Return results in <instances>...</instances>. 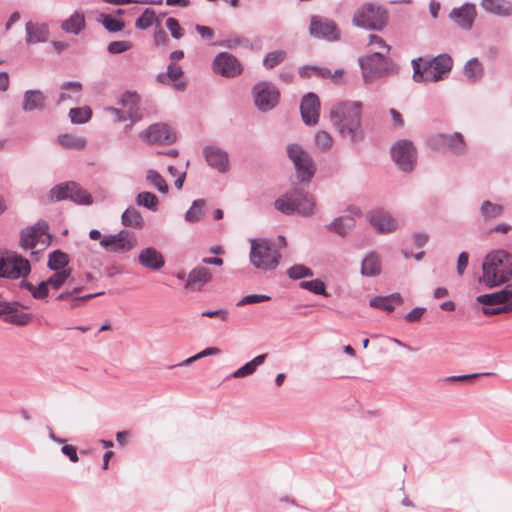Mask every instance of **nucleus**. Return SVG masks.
Masks as SVG:
<instances>
[{
    "instance_id": "obj_1",
    "label": "nucleus",
    "mask_w": 512,
    "mask_h": 512,
    "mask_svg": "<svg viewBox=\"0 0 512 512\" xmlns=\"http://www.w3.org/2000/svg\"><path fill=\"white\" fill-rule=\"evenodd\" d=\"M361 115L362 103L357 101L340 102L330 112L331 121L340 136L352 143H357L364 138Z\"/></svg>"
},
{
    "instance_id": "obj_2",
    "label": "nucleus",
    "mask_w": 512,
    "mask_h": 512,
    "mask_svg": "<svg viewBox=\"0 0 512 512\" xmlns=\"http://www.w3.org/2000/svg\"><path fill=\"white\" fill-rule=\"evenodd\" d=\"M512 278V254L505 250H495L486 255L482 264L479 282L494 288Z\"/></svg>"
},
{
    "instance_id": "obj_3",
    "label": "nucleus",
    "mask_w": 512,
    "mask_h": 512,
    "mask_svg": "<svg viewBox=\"0 0 512 512\" xmlns=\"http://www.w3.org/2000/svg\"><path fill=\"white\" fill-rule=\"evenodd\" d=\"M453 65L452 58L447 54H441L430 61L418 59L413 61L415 81L437 82L444 79Z\"/></svg>"
},
{
    "instance_id": "obj_4",
    "label": "nucleus",
    "mask_w": 512,
    "mask_h": 512,
    "mask_svg": "<svg viewBox=\"0 0 512 512\" xmlns=\"http://www.w3.org/2000/svg\"><path fill=\"white\" fill-rule=\"evenodd\" d=\"M389 21V14L385 7L375 3H365L358 7L353 15L352 23L367 30L381 31Z\"/></svg>"
},
{
    "instance_id": "obj_5",
    "label": "nucleus",
    "mask_w": 512,
    "mask_h": 512,
    "mask_svg": "<svg viewBox=\"0 0 512 512\" xmlns=\"http://www.w3.org/2000/svg\"><path fill=\"white\" fill-rule=\"evenodd\" d=\"M275 207L285 214L297 213L308 216L314 212L315 200L307 192L294 190L277 199Z\"/></svg>"
},
{
    "instance_id": "obj_6",
    "label": "nucleus",
    "mask_w": 512,
    "mask_h": 512,
    "mask_svg": "<svg viewBox=\"0 0 512 512\" xmlns=\"http://www.w3.org/2000/svg\"><path fill=\"white\" fill-rule=\"evenodd\" d=\"M280 257V253L270 241L251 240L250 261L255 268L264 271L275 269L279 264Z\"/></svg>"
},
{
    "instance_id": "obj_7",
    "label": "nucleus",
    "mask_w": 512,
    "mask_h": 512,
    "mask_svg": "<svg viewBox=\"0 0 512 512\" xmlns=\"http://www.w3.org/2000/svg\"><path fill=\"white\" fill-rule=\"evenodd\" d=\"M50 240L48 225L45 222H38L22 231L20 244L24 250H30L31 255L35 256L50 244Z\"/></svg>"
},
{
    "instance_id": "obj_8",
    "label": "nucleus",
    "mask_w": 512,
    "mask_h": 512,
    "mask_svg": "<svg viewBox=\"0 0 512 512\" xmlns=\"http://www.w3.org/2000/svg\"><path fill=\"white\" fill-rule=\"evenodd\" d=\"M365 82H371L376 78L384 76L390 69V60L381 51H375L371 55L360 59Z\"/></svg>"
},
{
    "instance_id": "obj_9",
    "label": "nucleus",
    "mask_w": 512,
    "mask_h": 512,
    "mask_svg": "<svg viewBox=\"0 0 512 512\" xmlns=\"http://www.w3.org/2000/svg\"><path fill=\"white\" fill-rule=\"evenodd\" d=\"M28 260L15 253H7L0 257V277L17 279L30 273Z\"/></svg>"
},
{
    "instance_id": "obj_10",
    "label": "nucleus",
    "mask_w": 512,
    "mask_h": 512,
    "mask_svg": "<svg viewBox=\"0 0 512 512\" xmlns=\"http://www.w3.org/2000/svg\"><path fill=\"white\" fill-rule=\"evenodd\" d=\"M287 154L296 168L298 178L302 181L310 180L315 173V166L310 155L296 144L287 147Z\"/></svg>"
},
{
    "instance_id": "obj_11",
    "label": "nucleus",
    "mask_w": 512,
    "mask_h": 512,
    "mask_svg": "<svg viewBox=\"0 0 512 512\" xmlns=\"http://www.w3.org/2000/svg\"><path fill=\"white\" fill-rule=\"evenodd\" d=\"M51 197L55 200L70 199L78 204H91V195L75 182L66 183L54 187L51 190Z\"/></svg>"
},
{
    "instance_id": "obj_12",
    "label": "nucleus",
    "mask_w": 512,
    "mask_h": 512,
    "mask_svg": "<svg viewBox=\"0 0 512 512\" xmlns=\"http://www.w3.org/2000/svg\"><path fill=\"white\" fill-rule=\"evenodd\" d=\"M309 32L313 37L327 41L340 39V30L337 24L333 20L322 16L315 15L311 17Z\"/></svg>"
},
{
    "instance_id": "obj_13",
    "label": "nucleus",
    "mask_w": 512,
    "mask_h": 512,
    "mask_svg": "<svg viewBox=\"0 0 512 512\" xmlns=\"http://www.w3.org/2000/svg\"><path fill=\"white\" fill-rule=\"evenodd\" d=\"M392 158L403 171H411L416 163V149L408 140L398 141L392 147Z\"/></svg>"
},
{
    "instance_id": "obj_14",
    "label": "nucleus",
    "mask_w": 512,
    "mask_h": 512,
    "mask_svg": "<svg viewBox=\"0 0 512 512\" xmlns=\"http://www.w3.org/2000/svg\"><path fill=\"white\" fill-rule=\"evenodd\" d=\"M138 103L139 96L136 93L126 92L119 101L121 108L117 109L111 107L108 108L107 111L115 114L118 121H124L126 119L137 121L141 119Z\"/></svg>"
},
{
    "instance_id": "obj_15",
    "label": "nucleus",
    "mask_w": 512,
    "mask_h": 512,
    "mask_svg": "<svg viewBox=\"0 0 512 512\" xmlns=\"http://www.w3.org/2000/svg\"><path fill=\"white\" fill-rule=\"evenodd\" d=\"M256 106L262 111H268L274 108L280 97V93L275 86L267 82H260L253 88Z\"/></svg>"
},
{
    "instance_id": "obj_16",
    "label": "nucleus",
    "mask_w": 512,
    "mask_h": 512,
    "mask_svg": "<svg viewBox=\"0 0 512 512\" xmlns=\"http://www.w3.org/2000/svg\"><path fill=\"white\" fill-rule=\"evenodd\" d=\"M100 245L110 252L124 253L136 246V238L132 233L123 230L116 235L105 236Z\"/></svg>"
},
{
    "instance_id": "obj_17",
    "label": "nucleus",
    "mask_w": 512,
    "mask_h": 512,
    "mask_svg": "<svg viewBox=\"0 0 512 512\" xmlns=\"http://www.w3.org/2000/svg\"><path fill=\"white\" fill-rule=\"evenodd\" d=\"M213 70L224 77L232 78L240 75L243 69L236 57L229 53L222 52L215 57Z\"/></svg>"
},
{
    "instance_id": "obj_18",
    "label": "nucleus",
    "mask_w": 512,
    "mask_h": 512,
    "mask_svg": "<svg viewBox=\"0 0 512 512\" xmlns=\"http://www.w3.org/2000/svg\"><path fill=\"white\" fill-rule=\"evenodd\" d=\"M140 136L150 144H171L176 140L175 132L167 124L163 123L149 126Z\"/></svg>"
},
{
    "instance_id": "obj_19",
    "label": "nucleus",
    "mask_w": 512,
    "mask_h": 512,
    "mask_svg": "<svg viewBox=\"0 0 512 512\" xmlns=\"http://www.w3.org/2000/svg\"><path fill=\"white\" fill-rule=\"evenodd\" d=\"M0 318L7 323L20 326L27 325L31 321V315L20 310V305L16 302L0 301Z\"/></svg>"
},
{
    "instance_id": "obj_20",
    "label": "nucleus",
    "mask_w": 512,
    "mask_h": 512,
    "mask_svg": "<svg viewBox=\"0 0 512 512\" xmlns=\"http://www.w3.org/2000/svg\"><path fill=\"white\" fill-rule=\"evenodd\" d=\"M320 102L314 93L305 95L300 104V111L303 121L307 125H315L319 120Z\"/></svg>"
},
{
    "instance_id": "obj_21",
    "label": "nucleus",
    "mask_w": 512,
    "mask_h": 512,
    "mask_svg": "<svg viewBox=\"0 0 512 512\" xmlns=\"http://www.w3.org/2000/svg\"><path fill=\"white\" fill-rule=\"evenodd\" d=\"M211 280V271L206 267L197 266L189 272L185 289L191 292L202 291L204 286Z\"/></svg>"
},
{
    "instance_id": "obj_22",
    "label": "nucleus",
    "mask_w": 512,
    "mask_h": 512,
    "mask_svg": "<svg viewBox=\"0 0 512 512\" xmlns=\"http://www.w3.org/2000/svg\"><path fill=\"white\" fill-rule=\"evenodd\" d=\"M431 143L434 148L447 147L455 154H461L465 151V142L460 133L439 134L432 138Z\"/></svg>"
},
{
    "instance_id": "obj_23",
    "label": "nucleus",
    "mask_w": 512,
    "mask_h": 512,
    "mask_svg": "<svg viewBox=\"0 0 512 512\" xmlns=\"http://www.w3.org/2000/svg\"><path fill=\"white\" fill-rule=\"evenodd\" d=\"M158 82L165 85H173L177 90H184L186 82L183 79V70L176 63L171 62L166 73L157 76Z\"/></svg>"
},
{
    "instance_id": "obj_24",
    "label": "nucleus",
    "mask_w": 512,
    "mask_h": 512,
    "mask_svg": "<svg viewBox=\"0 0 512 512\" xmlns=\"http://www.w3.org/2000/svg\"><path fill=\"white\" fill-rule=\"evenodd\" d=\"M476 300L485 306H512V285H507L503 290L495 293L479 295Z\"/></svg>"
},
{
    "instance_id": "obj_25",
    "label": "nucleus",
    "mask_w": 512,
    "mask_h": 512,
    "mask_svg": "<svg viewBox=\"0 0 512 512\" xmlns=\"http://www.w3.org/2000/svg\"><path fill=\"white\" fill-rule=\"evenodd\" d=\"M476 15V8L473 4H465L460 8H454L450 13V17L455 23L464 29H470L472 27Z\"/></svg>"
},
{
    "instance_id": "obj_26",
    "label": "nucleus",
    "mask_w": 512,
    "mask_h": 512,
    "mask_svg": "<svg viewBox=\"0 0 512 512\" xmlns=\"http://www.w3.org/2000/svg\"><path fill=\"white\" fill-rule=\"evenodd\" d=\"M138 260L143 267L151 270H159L165 264L163 255L152 247L143 249L138 256Z\"/></svg>"
},
{
    "instance_id": "obj_27",
    "label": "nucleus",
    "mask_w": 512,
    "mask_h": 512,
    "mask_svg": "<svg viewBox=\"0 0 512 512\" xmlns=\"http://www.w3.org/2000/svg\"><path fill=\"white\" fill-rule=\"evenodd\" d=\"M371 225L381 233H390L397 229V222L384 211H375L370 216Z\"/></svg>"
},
{
    "instance_id": "obj_28",
    "label": "nucleus",
    "mask_w": 512,
    "mask_h": 512,
    "mask_svg": "<svg viewBox=\"0 0 512 512\" xmlns=\"http://www.w3.org/2000/svg\"><path fill=\"white\" fill-rule=\"evenodd\" d=\"M204 155L206 158L207 163L223 172L227 169L228 166V155L226 152L222 151L221 149L213 146H208L204 149Z\"/></svg>"
},
{
    "instance_id": "obj_29",
    "label": "nucleus",
    "mask_w": 512,
    "mask_h": 512,
    "mask_svg": "<svg viewBox=\"0 0 512 512\" xmlns=\"http://www.w3.org/2000/svg\"><path fill=\"white\" fill-rule=\"evenodd\" d=\"M26 33V41L29 44L45 42L49 36V30L47 25L37 24L31 21L26 24Z\"/></svg>"
},
{
    "instance_id": "obj_30",
    "label": "nucleus",
    "mask_w": 512,
    "mask_h": 512,
    "mask_svg": "<svg viewBox=\"0 0 512 512\" xmlns=\"http://www.w3.org/2000/svg\"><path fill=\"white\" fill-rule=\"evenodd\" d=\"M481 7L489 12L499 16L512 15V3L505 0H482Z\"/></svg>"
},
{
    "instance_id": "obj_31",
    "label": "nucleus",
    "mask_w": 512,
    "mask_h": 512,
    "mask_svg": "<svg viewBox=\"0 0 512 512\" xmlns=\"http://www.w3.org/2000/svg\"><path fill=\"white\" fill-rule=\"evenodd\" d=\"M504 212L501 204L485 200L480 207V215L485 223L492 222L499 218Z\"/></svg>"
},
{
    "instance_id": "obj_32",
    "label": "nucleus",
    "mask_w": 512,
    "mask_h": 512,
    "mask_svg": "<svg viewBox=\"0 0 512 512\" xmlns=\"http://www.w3.org/2000/svg\"><path fill=\"white\" fill-rule=\"evenodd\" d=\"M45 103V96L39 90H28L24 94L23 110L32 111L42 109Z\"/></svg>"
},
{
    "instance_id": "obj_33",
    "label": "nucleus",
    "mask_w": 512,
    "mask_h": 512,
    "mask_svg": "<svg viewBox=\"0 0 512 512\" xmlns=\"http://www.w3.org/2000/svg\"><path fill=\"white\" fill-rule=\"evenodd\" d=\"M372 344V348L380 352H396L399 349L406 348L398 340L389 337H374Z\"/></svg>"
},
{
    "instance_id": "obj_34",
    "label": "nucleus",
    "mask_w": 512,
    "mask_h": 512,
    "mask_svg": "<svg viewBox=\"0 0 512 512\" xmlns=\"http://www.w3.org/2000/svg\"><path fill=\"white\" fill-rule=\"evenodd\" d=\"M401 302V296L399 294H395L388 297H375L370 301V305L374 308L392 312L394 310V304H400Z\"/></svg>"
},
{
    "instance_id": "obj_35",
    "label": "nucleus",
    "mask_w": 512,
    "mask_h": 512,
    "mask_svg": "<svg viewBox=\"0 0 512 512\" xmlns=\"http://www.w3.org/2000/svg\"><path fill=\"white\" fill-rule=\"evenodd\" d=\"M85 26V18L84 15L75 12L71 15V17L65 20L61 27L64 31L68 33L78 34Z\"/></svg>"
},
{
    "instance_id": "obj_36",
    "label": "nucleus",
    "mask_w": 512,
    "mask_h": 512,
    "mask_svg": "<svg viewBox=\"0 0 512 512\" xmlns=\"http://www.w3.org/2000/svg\"><path fill=\"white\" fill-rule=\"evenodd\" d=\"M381 265L379 258L374 254H369L362 262V274L375 276L380 273Z\"/></svg>"
},
{
    "instance_id": "obj_37",
    "label": "nucleus",
    "mask_w": 512,
    "mask_h": 512,
    "mask_svg": "<svg viewBox=\"0 0 512 512\" xmlns=\"http://www.w3.org/2000/svg\"><path fill=\"white\" fill-rule=\"evenodd\" d=\"M122 223L124 226L141 228L144 221L137 209L128 208L122 215Z\"/></svg>"
},
{
    "instance_id": "obj_38",
    "label": "nucleus",
    "mask_w": 512,
    "mask_h": 512,
    "mask_svg": "<svg viewBox=\"0 0 512 512\" xmlns=\"http://www.w3.org/2000/svg\"><path fill=\"white\" fill-rule=\"evenodd\" d=\"M58 142L63 147L74 150H82L86 145L84 138L71 134L60 135L58 137Z\"/></svg>"
},
{
    "instance_id": "obj_39",
    "label": "nucleus",
    "mask_w": 512,
    "mask_h": 512,
    "mask_svg": "<svg viewBox=\"0 0 512 512\" xmlns=\"http://www.w3.org/2000/svg\"><path fill=\"white\" fill-rule=\"evenodd\" d=\"M68 261L66 253L56 250L49 255L48 267L54 271H61L66 269Z\"/></svg>"
},
{
    "instance_id": "obj_40",
    "label": "nucleus",
    "mask_w": 512,
    "mask_h": 512,
    "mask_svg": "<svg viewBox=\"0 0 512 512\" xmlns=\"http://www.w3.org/2000/svg\"><path fill=\"white\" fill-rule=\"evenodd\" d=\"M265 354H259L257 357H255L250 362L246 363L244 366L239 368L236 372H234V377H245L247 375L252 374L256 368L260 365H262L265 361Z\"/></svg>"
},
{
    "instance_id": "obj_41",
    "label": "nucleus",
    "mask_w": 512,
    "mask_h": 512,
    "mask_svg": "<svg viewBox=\"0 0 512 512\" xmlns=\"http://www.w3.org/2000/svg\"><path fill=\"white\" fill-rule=\"evenodd\" d=\"M464 73L469 80L476 81L483 75V66L477 58H473L465 65Z\"/></svg>"
},
{
    "instance_id": "obj_42",
    "label": "nucleus",
    "mask_w": 512,
    "mask_h": 512,
    "mask_svg": "<svg viewBox=\"0 0 512 512\" xmlns=\"http://www.w3.org/2000/svg\"><path fill=\"white\" fill-rule=\"evenodd\" d=\"M204 200H196L193 202L190 209L186 212L185 219L190 223L198 222L204 214Z\"/></svg>"
},
{
    "instance_id": "obj_43",
    "label": "nucleus",
    "mask_w": 512,
    "mask_h": 512,
    "mask_svg": "<svg viewBox=\"0 0 512 512\" xmlns=\"http://www.w3.org/2000/svg\"><path fill=\"white\" fill-rule=\"evenodd\" d=\"M353 227L354 220L348 216L340 217L331 224V229L341 236H344Z\"/></svg>"
},
{
    "instance_id": "obj_44",
    "label": "nucleus",
    "mask_w": 512,
    "mask_h": 512,
    "mask_svg": "<svg viewBox=\"0 0 512 512\" xmlns=\"http://www.w3.org/2000/svg\"><path fill=\"white\" fill-rule=\"evenodd\" d=\"M23 287L27 289L35 299H44L48 296L49 285L46 281H42L38 286H34L30 282H23Z\"/></svg>"
},
{
    "instance_id": "obj_45",
    "label": "nucleus",
    "mask_w": 512,
    "mask_h": 512,
    "mask_svg": "<svg viewBox=\"0 0 512 512\" xmlns=\"http://www.w3.org/2000/svg\"><path fill=\"white\" fill-rule=\"evenodd\" d=\"M69 115L73 123L82 124L91 118L92 111L87 106L81 108H72L70 109Z\"/></svg>"
},
{
    "instance_id": "obj_46",
    "label": "nucleus",
    "mask_w": 512,
    "mask_h": 512,
    "mask_svg": "<svg viewBox=\"0 0 512 512\" xmlns=\"http://www.w3.org/2000/svg\"><path fill=\"white\" fill-rule=\"evenodd\" d=\"M286 58V52L283 50L268 53L263 59V65L266 69H272L282 63Z\"/></svg>"
},
{
    "instance_id": "obj_47",
    "label": "nucleus",
    "mask_w": 512,
    "mask_h": 512,
    "mask_svg": "<svg viewBox=\"0 0 512 512\" xmlns=\"http://www.w3.org/2000/svg\"><path fill=\"white\" fill-rule=\"evenodd\" d=\"M70 277V270L64 269L61 271H55V273L49 277L46 282L49 285V287L57 290L59 289L66 280Z\"/></svg>"
},
{
    "instance_id": "obj_48",
    "label": "nucleus",
    "mask_w": 512,
    "mask_h": 512,
    "mask_svg": "<svg viewBox=\"0 0 512 512\" xmlns=\"http://www.w3.org/2000/svg\"><path fill=\"white\" fill-rule=\"evenodd\" d=\"M157 21L156 14L151 9H146L136 20L135 26L139 29H147Z\"/></svg>"
},
{
    "instance_id": "obj_49",
    "label": "nucleus",
    "mask_w": 512,
    "mask_h": 512,
    "mask_svg": "<svg viewBox=\"0 0 512 512\" xmlns=\"http://www.w3.org/2000/svg\"><path fill=\"white\" fill-rule=\"evenodd\" d=\"M300 287L314 294L327 296L326 287L323 281L314 279L310 281H302Z\"/></svg>"
},
{
    "instance_id": "obj_50",
    "label": "nucleus",
    "mask_w": 512,
    "mask_h": 512,
    "mask_svg": "<svg viewBox=\"0 0 512 512\" xmlns=\"http://www.w3.org/2000/svg\"><path fill=\"white\" fill-rule=\"evenodd\" d=\"M315 144L321 151H328L333 145L332 136L326 131H319L315 135Z\"/></svg>"
},
{
    "instance_id": "obj_51",
    "label": "nucleus",
    "mask_w": 512,
    "mask_h": 512,
    "mask_svg": "<svg viewBox=\"0 0 512 512\" xmlns=\"http://www.w3.org/2000/svg\"><path fill=\"white\" fill-rule=\"evenodd\" d=\"M147 180L154 185L160 192L167 193L168 185L164 178L155 170H148Z\"/></svg>"
},
{
    "instance_id": "obj_52",
    "label": "nucleus",
    "mask_w": 512,
    "mask_h": 512,
    "mask_svg": "<svg viewBox=\"0 0 512 512\" xmlns=\"http://www.w3.org/2000/svg\"><path fill=\"white\" fill-rule=\"evenodd\" d=\"M137 204L152 210H156L158 205V198L153 193L141 192L137 196Z\"/></svg>"
},
{
    "instance_id": "obj_53",
    "label": "nucleus",
    "mask_w": 512,
    "mask_h": 512,
    "mask_svg": "<svg viewBox=\"0 0 512 512\" xmlns=\"http://www.w3.org/2000/svg\"><path fill=\"white\" fill-rule=\"evenodd\" d=\"M368 45L372 49H376V51L383 52L385 55H388L390 52V46L385 42V40L382 37L375 34L369 36Z\"/></svg>"
},
{
    "instance_id": "obj_54",
    "label": "nucleus",
    "mask_w": 512,
    "mask_h": 512,
    "mask_svg": "<svg viewBox=\"0 0 512 512\" xmlns=\"http://www.w3.org/2000/svg\"><path fill=\"white\" fill-rule=\"evenodd\" d=\"M288 275L292 279H300L303 277H311L313 276V272L310 268L304 265H294L288 270Z\"/></svg>"
},
{
    "instance_id": "obj_55",
    "label": "nucleus",
    "mask_w": 512,
    "mask_h": 512,
    "mask_svg": "<svg viewBox=\"0 0 512 512\" xmlns=\"http://www.w3.org/2000/svg\"><path fill=\"white\" fill-rule=\"evenodd\" d=\"M132 46L130 41H113L108 45V51L111 54H119L128 51Z\"/></svg>"
},
{
    "instance_id": "obj_56",
    "label": "nucleus",
    "mask_w": 512,
    "mask_h": 512,
    "mask_svg": "<svg viewBox=\"0 0 512 512\" xmlns=\"http://www.w3.org/2000/svg\"><path fill=\"white\" fill-rule=\"evenodd\" d=\"M482 313L485 315V316H494V315H498V314H503V313H508L512 310V306L511 305H502V306H485L483 305L482 307Z\"/></svg>"
},
{
    "instance_id": "obj_57",
    "label": "nucleus",
    "mask_w": 512,
    "mask_h": 512,
    "mask_svg": "<svg viewBox=\"0 0 512 512\" xmlns=\"http://www.w3.org/2000/svg\"><path fill=\"white\" fill-rule=\"evenodd\" d=\"M486 356H487L486 354H479L478 357H476L475 359L472 360L474 363L478 364L476 369L487 370V369H493L497 366L496 361L491 360Z\"/></svg>"
},
{
    "instance_id": "obj_58",
    "label": "nucleus",
    "mask_w": 512,
    "mask_h": 512,
    "mask_svg": "<svg viewBox=\"0 0 512 512\" xmlns=\"http://www.w3.org/2000/svg\"><path fill=\"white\" fill-rule=\"evenodd\" d=\"M166 27L170 31L172 37L179 39L183 36V29L180 27L177 19L169 17L166 20Z\"/></svg>"
},
{
    "instance_id": "obj_59",
    "label": "nucleus",
    "mask_w": 512,
    "mask_h": 512,
    "mask_svg": "<svg viewBox=\"0 0 512 512\" xmlns=\"http://www.w3.org/2000/svg\"><path fill=\"white\" fill-rule=\"evenodd\" d=\"M270 300V297L267 296V295H262V294H251V295H247L245 297H243L239 302H238V306H245V305H249V304H255V303H260V302H265V301H269Z\"/></svg>"
},
{
    "instance_id": "obj_60",
    "label": "nucleus",
    "mask_w": 512,
    "mask_h": 512,
    "mask_svg": "<svg viewBox=\"0 0 512 512\" xmlns=\"http://www.w3.org/2000/svg\"><path fill=\"white\" fill-rule=\"evenodd\" d=\"M102 23L104 27L111 32L121 31L124 27V24L121 21L108 15L104 16Z\"/></svg>"
},
{
    "instance_id": "obj_61",
    "label": "nucleus",
    "mask_w": 512,
    "mask_h": 512,
    "mask_svg": "<svg viewBox=\"0 0 512 512\" xmlns=\"http://www.w3.org/2000/svg\"><path fill=\"white\" fill-rule=\"evenodd\" d=\"M62 453L66 455L71 462L78 461L77 449L73 445H64L61 449Z\"/></svg>"
},
{
    "instance_id": "obj_62",
    "label": "nucleus",
    "mask_w": 512,
    "mask_h": 512,
    "mask_svg": "<svg viewBox=\"0 0 512 512\" xmlns=\"http://www.w3.org/2000/svg\"><path fill=\"white\" fill-rule=\"evenodd\" d=\"M61 90L71 91L75 94H80L82 91V84L80 82H65L61 85Z\"/></svg>"
},
{
    "instance_id": "obj_63",
    "label": "nucleus",
    "mask_w": 512,
    "mask_h": 512,
    "mask_svg": "<svg viewBox=\"0 0 512 512\" xmlns=\"http://www.w3.org/2000/svg\"><path fill=\"white\" fill-rule=\"evenodd\" d=\"M468 253L462 252L459 255L458 262H457V272L459 275H462L468 265Z\"/></svg>"
},
{
    "instance_id": "obj_64",
    "label": "nucleus",
    "mask_w": 512,
    "mask_h": 512,
    "mask_svg": "<svg viewBox=\"0 0 512 512\" xmlns=\"http://www.w3.org/2000/svg\"><path fill=\"white\" fill-rule=\"evenodd\" d=\"M154 41L156 45H165L168 42V37L162 28H158L155 30Z\"/></svg>"
}]
</instances>
